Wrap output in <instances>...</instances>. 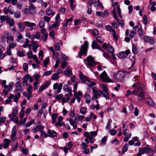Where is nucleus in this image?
I'll list each match as a JSON object with an SVG mask.
<instances>
[{"label": "nucleus", "mask_w": 156, "mask_h": 156, "mask_svg": "<svg viewBox=\"0 0 156 156\" xmlns=\"http://www.w3.org/2000/svg\"><path fill=\"white\" fill-rule=\"evenodd\" d=\"M39 130V126H37L34 128H33L31 131L34 133H36Z\"/></svg>", "instance_id": "nucleus-58"}, {"label": "nucleus", "mask_w": 156, "mask_h": 156, "mask_svg": "<svg viewBox=\"0 0 156 156\" xmlns=\"http://www.w3.org/2000/svg\"><path fill=\"white\" fill-rule=\"evenodd\" d=\"M49 62V57H47L44 60L43 62V65L45 67H47V65Z\"/></svg>", "instance_id": "nucleus-42"}, {"label": "nucleus", "mask_w": 156, "mask_h": 156, "mask_svg": "<svg viewBox=\"0 0 156 156\" xmlns=\"http://www.w3.org/2000/svg\"><path fill=\"white\" fill-rule=\"evenodd\" d=\"M100 77L101 80L104 82L107 83L113 82L112 80L108 76L105 71L100 74Z\"/></svg>", "instance_id": "nucleus-3"}, {"label": "nucleus", "mask_w": 156, "mask_h": 156, "mask_svg": "<svg viewBox=\"0 0 156 156\" xmlns=\"http://www.w3.org/2000/svg\"><path fill=\"white\" fill-rule=\"evenodd\" d=\"M58 116V115L57 113H53L51 115V122L54 125L56 122V119Z\"/></svg>", "instance_id": "nucleus-20"}, {"label": "nucleus", "mask_w": 156, "mask_h": 156, "mask_svg": "<svg viewBox=\"0 0 156 156\" xmlns=\"http://www.w3.org/2000/svg\"><path fill=\"white\" fill-rule=\"evenodd\" d=\"M156 152V150L155 148L151 149L150 148V152L149 154V155L150 156H153Z\"/></svg>", "instance_id": "nucleus-49"}, {"label": "nucleus", "mask_w": 156, "mask_h": 156, "mask_svg": "<svg viewBox=\"0 0 156 156\" xmlns=\"http://www.w3.org/2000/svg\"><path fill=\"white\" fill-rule=\"evenodd\" d=\"M98 132V130H97L95 131H91L90 132V137L93 138L94 136H96Z\"/></svg>", "instance_id": "nucleus-39"}, {"label": "nucleus", "mask_w": 156, "mask_h": 156, "mask_svg": "<svg viewBox=\"0 0 156 156\" xmlns=\"http://www.w3.org/2000/svg\"><path fill=\"white\" fill-rule=\"evenodd\" d=\"M58 73H54L52 77V80H56L58 79L59 78Z\"/></svg>", "instance_id": "nucleus-46"}, {"label": "nucleus", "mask_w": 156, "mask_h": 156, "mask_svg": "<svg viewBox=\"0 0 156 156\" xmlns=\"http://www.w3.org/2000/svg\"><path fill=\"white\" fill-rule=\"evenodd\" d=\"M100 86L102 88L104 92V97L106 99H108L109 98V96L108 93V87L103 84H101L100 85Z\"/></svg>", "instance_id": "nucleus-8"}, {"label": "nucleus", "mask_w": 156, "mask_h": 156, "mask_svg": "<svg viewBox=\"0 0 156 156\" xmlns=\"http://www.w3.org/2000/svg\"><path fill=\"white\" fill-rule=\"evenodd\" d=\"M79 76L80 79L84 83H85L88 80V78L82 73V72H80Z\"/></svg>", "instance_id": "nucleus-16"}, {"label": "nucleus", "mask_w": 156, "mask_h": 156, "mask_svg": "<svg viewBox=\"0 0 156 156\" xmlns=\"http://www.w3.org/2000/svg\"><path fill=\"white\" fill-rule=\"evenodd\" d=\"M102 47L104 49L106 48L107 51L110 53H113L114 52L113 48L110 44H108L107 45L106 43H104L102 45Z\"/></svg>", "instance_id": "nucleus-9"}, {"label": "nucleus", "mask_w": 156, "mask_h": 156, "mask_svg": "<svg viewBox=\"0 0 156 156\" xmlns=\"http://www.w3.org/2000/svg\"><path fill=\"white\" fill-rule=\"evenodd\" d=\"M92 47L93 49L96 48L99 50H101V48L99 46L98 44L96 41H93L92 42Z\"/></svg>", "instance_id": "nucleus-26"}, {"label": "nucleus", "mask_w": 156, "mask_h": 156, "mask_svg": "<svg viewBox=\"0 0 156 156\" xmlns=\"http://www.w3.org/2000/svg\"><path fill=\"white\" fill-rule=\"evenodd\" d=\"M46 15L48 16H50L51 15L53 16L55 14V12H53L52 9L51 8L47 9L46 10Z\"/></svg>", "instance_id": "nucleus-27"}, {"label": "nucleus", "mask_w": 156, "mask_h": 156, "mask_svg": "<svg viewBox=\"0 0 156 156\" xmlns=\"http://www.w3.org/2000/svg\"><path fill=\"white\" fill-rule=\"evenodd\" d=\"M62 43L61 41H58L55 46V50L56 53L58 55L59 54V52L60 51L59 48L60 46L62 45Z\"/></svg>", "instance_id": "nucleus-19"}, {"label": "nucleus", "mask_w": 156, "mask_h": 156, "mask_svg": "<svg viewBox=\"0 0 156 156\" xmlns=\"http://www.w3.org/2000/svg\"><path fill=\"white\" fill-rule=\"evenodd\" d=\"M29 40L28 38L25 39V41L24 43L23 47L24 48H27L29 46Z\"/></svg>", "instance_id": "nucleus-47"}, {"label": "nucleus", "mask_w": 156, "mask_h": 156, "mask_svg": "<svg viewBox=\"0 0 156 156\" xmlns=\"http://www.w3.org/2000/svg\"><path fill=\"white\" fill-rule=\"evenodd\" d=\"M107 140V138L106 136H104L101 140V142L100 144V146L103 145L105 144Z\"/></svg>", "instance_id": "nucleus-41"}, {"label": "nucleus", "mask_w": 156, "mask_h": 156, "mask_svg": "<svg viewBox=\"0 0 156 156\" xmlns=\"http://www.w3.org/2000/svg\"><path fill=\"white\" fill-rule=\"evenodd\" d=\"M105 28L106 30L109 31H112L113 32V31H115L113 29L112 27L109 25L106 26Z\"/></svg>", "instance_id": "nucleus-45"}, {"label": "nucleus", "mask_w": 156, "mask_h": 156, "mask_svg": "<svg viewBox=\"0 0 156 156\" xmlns=\"http://www.w3.org/2000/svg\"><path fill=\"white\" fill-rule=\"evenodd\" d=\"M87 64L90 66L93 67L96 65L97 62L94 61V58L91 55H89L86 58Z\"/></svg>", "instance_id": "nucleus-6"}, {"label": "nucleus", "mask_w": 156, "mask_h": 156, "mask_svg": "<svg viewBox=\"0 0 156 156\" xmlns=\"http://www.w3.org/2000/svg\"><path fill=\"white\" fill-rule=\"evenodd\" d=\"M17 55L19 57H23L25 56L24 53L21 51H18L17 52Z\"/></svg>", "instance_id": "nucleus-50"}, {"label": "nucleus", "mask_w": 156, "mask_h": 156, "mask_svg": "<svg viewBox=\"0 0 156 156\" xmlns=\"http://www.w3.org/2000/svg\"><path fill=\"white\" fill-rule=\"evenodd\" d=\"M138 33L140 37H143L144 35V33L141 27H140V28H138Z\"/></svg>", "instance_id": "nucleus-30"}, {"label": "nucleus", "mask_w": 156, "mask_h": 156, "mask_svg": "<svg viewBox=\"0 0 156 156\" xmlns=\"http://www.w3.org/2000/svg\"><path fill=\"white\" fill-rule=\"evenodd\" d=\"M145 154L143 148H140L139 150L138 153L137 155V156H141L142 154Z\"/></svg>", "instance_id": "nucleus-44"}, {"label": "nucleus", "mask_w": 156, "mask_h": 156, "mask_svg": "<svg viewBox=\"0 0 156 156\" xmlns=\"http://www.w3.org/2000/svg\"><path fill=\"white\" fill-rule=\"evenodd\" d=\"M144 151L145 152V154H149L150 152V147H143Z\"/></svg>", "instance_id": "nucleus-54"}, {"label": "nucleus", "mask_w": 156, "mask_h": 156, "mask_svg": "<svg viewBox=\"0 0 156 156\" xmlns=\"http://www.w3.org/2000/svg\"><path fill=\"white\" fill-rule=\"evenodd\" d=\"M30 8L29 6H27L24 10V12L25 13H29L30 12Z\"/></svg>", "instance_id": "nucleus-63"}, {"label": "nucleus", "mask_w": 156, "mask_h": 156, "mask_svg": "<svg viewBox=\"0 0 156 156\" xmlns=\"http://www.w3.org/2000/svg\"><path fill=\"white\" fill-rule=\"evenodd\" d=\"M62 87V83H60L58 84L57 83L54 84L53 86V88L55 90L58 89L57 93H59L61 90Z\"/></svg>", "instance_id": "nucleus-12"}, {"label": "nucleus", "mask_w": 156, "mask_h": 156, "mask_svg": "<svg viewBox=\"0 0 156 156\" xmlns=\"http://www.w3.org/2000/svg\"><path fill=\"white\" fill-rule=\"evenodd\" d=\"M13 85V82L10 83L8 85H5L4 86L5 89H6L7 91H10L12 89V86Z\"/></svg>", "instance_id": "nucleus-28"}, {"label": "nucleus", "mask_w": 156, "mask_h": 156, "mask_svg": "<svg viewBox=\"0 0 156 156\" xmlns=\"http://www.w3.org/2000/svg\"><path fill=\"white\" fill-rule=\"evenodd\" d=\"M84 98L85 99V101L87 104H89L90 102L91 97L88 93H86L84 96Z\"/></svg>", "instance_id": "nucleus-21"}, {"label": "nucleus", "mask_w": 156, "mask_h": 156, "mask_svg": "<svg viewBox=\"0 0 156 156\" xmlns=\"http://www.w3.org/2000/svg\"><path fill=\"white\" fill-rule=\"evenodd\" d=\"M48 133V136L51 137L53 138L55 137L57 135V133L54 130H51L49 129L47 131Z\"/></svg>", "instance_id": "nucleus-18"}, {"label": "nucleus", "mask_w": 156, "mask_h": 156, "mask_svg": "<svg viewBox=\"0 0 156 156\" xmlns=\"http://www.w3.org/2000/svg\"><path fill=\"white\" fill-rule=\"evenodd\" d=\"M4 143L2 144V146L5 149L7 148L9 146L10 143V140L9 139H5L4 140Z\"/></svg>", "instance_id": "nucleus-22"}, {"label": "nucleus", "mask_w": 156, "mask_h": 156, "mask_svg": "<svg viewBox=\"0 0 156 156\" xmlns=\"http://www.w3.org/2000/svg\"><path fill=\"white\" fill-rule=\"evenodd\" d=\"M22 152L25 154H27L28 153V149L27 148H22L21 149Z\"/></svg>", "instance_id": "nucleus-62"}, {"label": "nucleus", "mask_w": 156, "mask_h": 156, "mask_svg": "<svg viewBox=\"0 0 156 156\" xmlns=\"http://www.w3.org/2000/svg\"><path fill=\"white\" fill-rule=\"evenodd\" d=\"M133 86L134 87H138L135 96L137 98V101L139 102H141L144 98V94L142 87L136 82L133 85Z\"/></svg>", "instance_id": "nucleus-1"}, {"label": "nucleus", "mask_w": 156, "mask_h": 156, "mask_svg": "<svg viewBox=\"0 0 156 156\" xmlns=\"http://www.w3.org/2000/svg\"><path fill=\"white\" fill-rule=\"evenodd\" d=\"M26 76L27 77L28 80H29V81L31 83L34 81V79L28 74H26Z\"/></svg>", "instance_id": "nucleus-61"}, {"label": "nucleus", "mask_w": 156, "mask_h": 156, "mask_svg": "<svg viewBox=\"0 0 156 156\" xmlns=\"http://www.w3.org/2000/svg\"><path fill=\"white\" fill-rule=\"evenodd\" d=\"M20 81H17L16 83V92H21L23 90V89L20 85Z\"/></svg>", "instance_id": "nucleus-24"}, {"label": "nucleus", "mask_w": 156, "mask_h": 156, "mask_svg": "<svg viewBox=\"0 0 156 156\" xmlns=\"http://www.w3.org/2000/svg\"><path fill=\"white\" fill-rule=\"evenodd\" d=\"M28 83L27 77L26 75L23 78V84L24 86H26Z\"/></svg>", "instance_id": "nucleus-34"}, {"label": "nucleus", "mask_w": 156, "mask_h": 156, "mask_svg": "<svg viewBox=\"0 0 156 156\" xmlns=\"http://www.w3.org/2000/svg\"><path fill=\"white\" fill-rule=\"evenodd\" d=\"M132 52L133 54H135L137 53V49L134 44H133L132 45Z\"/></svg>", "instance_id": "nucleus-59"}, {"label": "nucleus", "mask_w": 156, "mask_h": 156, "mask_svg": "<svg viewBox=\"0 0 156 156\" xmlns=\"http://www.w3.org/2000/svg\"><path fill=\"white\" fill-rule=\"evenodd\" d=\"M27 90L28 91L27 94H30V93H32V86L30 84L27 85Z\"/></svg>", "instance_id": "nucleus-40"}, {"label": "nucleus", "mask_w": 156, "mask_h": 156, "mask_svg": "<svg viewBox=\"0 0 156 156\" xmlns=\"http://www.w3.org/2000/svg\"><path fill=\"white\" fill-rule=\"evenodd\" d=\"M147 102V103L151 106H154L155 105V103L153 100L150 98H148Z\"/></svg>", "instance_id": "nucleus-37"}, {"label": "nucleus", "mask_w": 156, "mask_h": 156, "mask_svg": "<svg viewBox=\"0 0 156 156\" xmlns=\"http://www.w3.org/2000/svg\"><path fill=\"white\" fill-rule=\"evenodd\" d=\"M70 89L71 88H69L67 85L66 84L64 85L63 87V89L64 91L66 93L69 91L70 90Z\"/></svg>", "instance_id": "nucleus-48"}, {"label": "nucleus", "mask_w": 156, "mask_h": 156, "mask_svg": "<svg viewBox=\"0 0 156 156\" xmlns=\"http://www.w3.org/2000/svg\"><path fill=\"white\" fill-rule=\"evenodd\" d=\"M69 121L70 122V124L73 126L74 129H76L77 128L76 125L74 122L73 120L72 119H69Z\"/></svg>", "instance_id": "nucleus-43"}, {"label": "nucleus", "mask_w": 156, "mask_h": 156, "mask_svg": "<svg viewBox=\"0 0 156 156\" xmlns=\"http://www.w3.org/2000/svg\"><path fill=\"white\" fill-rule=\"evenodd\" d=\"M4 35L6 37L7 42L8 43H12L14 40V37L10 33L7 31H5L4 32Z\"/></svg>", "instance_id": "nucleus-7"}, {"label": "nucleus", "mask_w": 156, "mask_h": 156, "mask_svg": "<svg viewBox=\"0 0 156 156\" xmlns=\"http://www.w3.org/2000/svg\"><path fill=\"white\" fill-rule=\"evenodd\" d=\"M33 37L31 38L32 40H34V38L37 39H39L40 37V33L38 31L34 35H33Z\"/></svg>", "instance_id": "nucleus-36"}, {"label": "nucleus", "mask_w": 156, "mask_h": 156, "mask_svg": "<svg viewBox=\"0 0 156 156\" xmlns=\"http://www.w3.org/2000/svg\"><path fill=\"white\" fill-rule=\"evenodd\" d=\"M24 23L27 27H29L32 28L36 25L35 23L30 22L28 21L24 22Z\"/></svg>", "instance_id": "nucleus-31"}, {"label": "nucleus", "mask_w": 156, "mask_h": 156, "mask_svg": "<svg viewBox=\"0 0 156 156\" xmlns=\"http://www.w3.org/2000/svg\"><path fill=\"white\" fill-rule=\"evenodd\" d=\"M16 126H13L11 131V134L10 135V138L12 140L15 139V137L16 135Z\"/></svg>", "instance_id": "nucleus-15"}, {"label": "nucleus", "mask_w": 156, "mask_h": 156, "mask_svg": "<svg viewBox=\"0 0 156 156\" xmlns=\"http://www.w3.org/2000/svg\"><path fill=\"white\" fill-rule=\"evenodd\" d=\"M64 73L66 76L68 77H70L73 74L71 70L68 68H67L64 71Z\"/></svg>", "instance_id": "nucleus-25"}, {"label": "nucleus", "mask_w": 156, "mask_h": 156, "mask_svg": "<svg viewBox=\"0 0 156 156\" xmlns=\"http://www.w3.org/2000/svg\"><path fill=\"white\" fill-rule=\"evenodd\" d=\"M113 78L116 81H121L124 77V73L122 71H119L113 76Z\"/></svg>", "instance_id": "nucleus-4"}, {"label": "nucleus", "mask_w": 156, "mask_h": 156, "mask_svg": "<svg viewBox=\"0 0 156 156\" xmlns=\"http://www.w3.org/2000/svg\"><path fill=\"white\" fill-rule=\"evenodd\" d=\"M31 45L33 47L32 49L33 51L35 53L36 52V50L39 47V44H37L36 42L34 41V40H32Z\"/></svg>", "instance_id": "nucleus-17"}, {"label": "nucleus", "mask_w": 156, "mask_h": 156, "mask_svg": "<svg viewBox=\"0 0 156 156\" xmlns=\"http://www.w3.org/2000/svg\"><path fill=\"white\" fill-rule=\"evenodd\" d=\"M88 45V43L87 41L84 42L83 45L81 46L80 51L78 52L79 57L81 58V56L84 55H86Z\"/></svg>", "instance_id": "nucleus-2"}, {"label": "nucleus", "mask_w": 156, "mask_h": 156, "mask_svg": "<svg viewBox=\"0 0 156 156\" xmlns=\"http://www.w3.org/2000/svg\"><path fill=\"white\" fill-rule=\"evenodd\" d=\"M41 136L42 137V138H44L45 137H47L48 136V134L44 131H42L41 132Z\"/></svg>", "instance_id": "nucleus-56"}, {"label": "nucleus", "mask_w": 156, "mask_h": 156, "mask_svg": "<svg viewBox=\"0 0 156 156\" xmlns=\"http://www.w3.org/2000/svg\"><path fill=\"white\" fill-rule=\"evenodd\" d=\"M96 14L97 16H101L103 18H105L109 15V13L108 12L107 10L105 11L104 12L102 11H97Z\"/></svg>", "instance_id": "nucleus-13"}, {"label": "nucleus", "mask_w": 156, "mask_h": 156, "mask_svg": "<svg viewBox=\"0 0 156 156\" xmlns=\"http://www.w3.org/2000/svg\"><path fill=\"white\" fill-rule=\"evenodd\" d=\"M43 19L44 21L46 22L47 23H49L51 20V17L47 16H45L43 17Z\"/></svg>", "instance_id": "nucleus-60"}, {"label": "nucleus", "mask_w": 156, "mask_h": 156, "mask_svg": "<svg viewBox=\"0 0 156 156\" xmlns=\"http://www.w3.org/2000/svg\"><path fill=\"white\" fill-rule=\"evenodd\" d=\"M16 46V44L13 42L10 44L9 45V49H12L15 48Z\"/></svg>", "instance_id": "nucleus-64"}, {"label": "nucleus", "mask_w": 156, "mask_h": 156, "mask_svg": "<svg viewBox=\"0 0 156 156\" xmlns=\"http://www.w3.org/2000/svg\"><path fill=\"white\" fill-rule=\"evenodd\" d=\"M69 2L71 9L72 11H73L76 6L74 4V3L75 4L76 3L75 0H69Z\"/></svg>", "instance_id": "nucleus-33"}, {"label": "nucleus", "mask_w": 156, "mask_h": 156, "mask_svg": "<svg viewBox=\"0 0 156 156\" xmlns=\"http://www.w3.org/2000/svg\"><path fill=\"white\" fill-rule=\"evenodd\" d=\"M129 145L127 144H125L122 147V152L123 154L126 152L128 149Z\"/></svg>", "instance_id": "nucleus-38"}, {"label": "nucleus", "mask_w": 156, "mask_h": 156, "mask_svg": "<svg viewBox=\"0 0 156 156\" xmlns=\"http://www.w3.org/2000/svg\"><path fill=\"white\" fill-rule=\"evenodd\" d=\"M87 83V84L88 87H92L93 86H94L95 85V83L94 82H91L90 81H89L88 80Z\"/></svg>", "instance_id": "nucleus-52"}, {"label": "nucleus", "mask_w": 156, "mask_h": 156, "mask_svg": "<svg viewBox=\"0 0 156 156\" xmlns=\"http://www.w3.org/2000/svg\"><path fill=\"white\" fill-rule=\"evenodd\" d=\"M48 36V33H45L43 34L41 36V39L42 41L44 42L46 41Z\"/></svg>", "instance_id": "nucleus-35"}, {"label": "nucleus", "mask_w": 156, "mask_h": 156, "mask_svg": "<svg viewBox=\"0 0 156 156\" xmlns=\"http://www.w3.org/2000/svg\"><path fill=\"white\" fill-rule=\"evenodd\" d=\"M63 120V117L62 116H59L58 118V122L55 123V126L57 127L58 126H62L61 122Z\"/></svg>", "instance_id": "nucleus-23"}, {"label": "nucleus", "mask_w": 156, "mask_h": 156, "mask_svg": "<svg viewBox=\"0 0 156 156\" xmlns=\"http://www.w3.org/2000/svg\"><path fill=\"white\" fill-rule=\"evenodd\" d=\"M20 93H18L17 94L15 95L14 97V101L15 102H17V101L20 97Z\"/></svg>", "instance_id": "nucleus-53"}, {"label": "nucleus", "mask_w": 156, "mask_h": 156, "mask_svg": "<svg viewBox=\"0 0 156 156\" xmlns=\"http://www.w3.org/2000/svg\"><path fill=\"white\" fill-rule=\"evenodd\" d=\"M45 22L43 21H41L39 23V27L41 28H43L45 26Z\"/></svg>", "instance_id": "nucleus-55"}, {"label": "nucleus", "mask_w": 156, "mask_h": 156, "mask_svg": "<svg viewBox=\"0 0 156 156\" xmlns=\"http://www.w3.org/2000/svg\"><path fill=\"white\" fill-rule=\"evenodd\" d=\"M87 109L86 107H82L80 109V112L81 113L82 115L85 114Z\"/></svg>", "instance_id": "nucleus-51"}, {"label": "nucleus", "mask_w": 156, "mask_h": 156, "mask_svg": "<svg viewBox=\"0 0 156 156\" xmlns=\"http://www.w3.org/2000/svg\"><path fill=\"white\" fill-rule=\"evenodd\" d=\"M14 16L16 18H18L20 16V13L19 11H17L14 13Z\"/></svg>", "instance_id": "nucleus-57"}, {"label": "nucleus", "mask_w": 156, "mask_h": 156, "mask_svg": "<svg viewBox=\"0 0 156 156\" xmlns=\"http://www.w3.org/2000/svg\"><path fill=\"white\" fill-rule=\"evenodd\" d=\"M25 25L24 22L18 23V25L20 31H22L25 29Z\"/></svg>", "instance_id": "nucleus-29"}, {"label": "nucleus", "mask_w": 156, "mask_h": 156, "mask_svg": "<svg viewBox=\"0 0 156 156\" xmlns=\"http://www.w3.org/2000/svg\"><path fill=\"white\" fill-rule=\"evenodd\" d=\"M16 36L17 38L16 41L18 42H20L21 41V39L23 38L22 35L19 32H18L16 33Z\"/></svg>", "instance_id": "nucleus-32"}, {"label": "nucleus", "mask_w": 156, "mask_h": 156, "mask_svg": "<svg viewBox=\"0 0 156 156\" xmlns=\"http://www.w3.org/2000/svg\"><path fill=\"white\" fill-rule=\"evenodd\" d=\"M112 13L115 19L117 21L118 23V24L119 25L122 27L124 25L123 21L122 20H120L118 19L115 10L113 9L112 10Z\"/></svg>", "instance_id": "nucleus-11"}, {"label": "nucleus", "mask_w": 156, "mask_h": 156, "mask_svg": "<svg viewBox=\"0 0 156 156\" xmlns=\"http://www.w3.org/2000/svg\"><path fill=\"white\" fill-rule=\"evenodd\" d=\"M18 108L15 107L13 109L12 112L9 115V120L11 121H13L17 117V115L18 113Z\"/></svg>", "instance_id": "nucleus-5"}, {"label": "nucleus", "mask_w": 156, "mask_h": 156, "mask_svg": "<svg viewBox=\"0 0 156 156\" xmlns=\"http://www.w3.org/2000/svg\"><path fill=\"white\" fill-rule=\"evenodd\" d=\"M130 53V51L128 49L125 51H123L120 52L117 54V56L120 58H124L126 57L127 55Z\"/></svg>", "instance_id": "nucleus-10"}, {"label": "nucleus", "mask_w": 156, "mask_h": 156, "mask_svg": "<svg viewBox=\"0 0 156 156\" xmlns=\"http://www.w3.org/2000/svg\"><path fill=\"white\" fill-rule=\"evenodd\" d=\"M114 9H113L115 10V8L117 9V13H118V15L120 17V18H122V16L121 15V10L119 6L118 5V2H115L113 4Z\"/></svg>", "instance_id": "nucleus-14"}]
</instances>
